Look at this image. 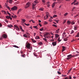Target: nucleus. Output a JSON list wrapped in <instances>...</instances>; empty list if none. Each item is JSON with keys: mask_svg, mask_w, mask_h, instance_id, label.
<instances>
[{"mask_svg": "<svg viewBox=\"0 0 79 79\" xmlns=\"http://www.w3.org/2000/svg\"><path fill=\"white\" fill-rule=\"evenodd\" d=\"M22 57H23V58H25L26 57V55L25 54H23L21 56Z\"/></svg>", "mask_w": 79, "mask_h": 79, "instance_id": "obj_24", "label": "nucleus"}, {"mask_svg": "<svg viewBox=\"0 0 79 79\" xmlns=\"http://www.w3.org/2000/svg\"><path fill=\"white\" fill-rule=\"evenodd\" d=\"M78 4H79V3L78 2H77V3H74V5H78Z\"/></svg>", "mask_w": 79, "mask_h": 79, "instance_id": "obj_35", "label": "nucleus"}, {"mask_svg": "<svg viewBox=\"0 0 79 79\" xmlns=\"http://www.w3.org/2000/svg\"><path fill=\"white\" fill-rule=\"evenodd\" d=\"M31 6V3L30 2H27L26 4V5L25 6V8L26 9L28 7H29V6Z\"/></svg>", "mask_w": 79, "mask_h": 79, "instance_id": "obj_2", "label": "nucleus"}, {"mask_svg": "<svg viewBox=\"0 0 79 79\" xmlns=\"http://www.w3.org/2000/svg\"><path fill=\"white\" fill-rule=\"evenodd\" d=\"M73 56H72V55L71 54L68 55L67 56L68 57H67L66 59L67 60H70Z\"/></svg>", "mask_w": 79, "mask_h": 79, "instance_id": "obj_3", "label": "nucleus"}, {"mask_svg": "<svg viewBox=\"0 0 79 79\" xmlns=\"http://www.w3.org/2000/svg\"><path fill=\"white\" fill-rule=\"evenodd\" d=\"M2 27V25L1 24V23H0V27Z\"/></svg>", "mask_w": 79, "mask_h": 79, "instance_id": "obj_55", "label": "nucleus"}, {"mask_svg": "<svg viewBox=\"0 0 79 79\" xmlns=\"http://www.w3.org/2000/svg\"><path fill=\"white\" fill-rule=\"evenodd\" d=\"M64 40V41H67L68 40H67V39H65Z\"/></svg>", "mask_w": 79, "mask_h": 79, "instance_id": "obj_62", "label": "nucleus"}, {"mask_svg": "<svg viewBox=\"0 0 79 79\" xmlns=\"http://www.w3.org/2000/svg\"><path fill=\"white\" fill-rule=\"evenodd\" d=\"M39 25L40 26V27H42V25H41V24L40 23H39Z\"/></svg>", "mask_w": 79, "mask_h": 79, "instance_id": "obj_58", "label": "nucleus"}, {"mask_svg": "<svg viewBox=\"0 0 79 79\" xmlns=\"http://www.w3.org/2000/svg\"><path fill=\"white\" fill-rule=\"evenodd\" d=\"M55 3H56V2H54L52 4V8H54V6H55Z\"/></svg>", "mask_w": 79, "mask_h": 79, "instance_id": "obj_12", "label": "nucleus"}, {"mask_svg": "<svg viewBox=\"0 0 79 79\" xmlns=\"http://www.w3.org/2000/svg\"><path fill=\"white\" fill-rule=\"evenodd\" d=\"M31 6V3L30 2H27L26 4V5L25 6V8L26 9L28 7H29V6Z\"/></svg>", "mask_w": 79, "mask_h": 79, "instance_id": "obj_1", "label": "nucleus"}, {"mask_svg": "<svg viewBox=\"0 0 79 79\" xmlns=\"http://www.w3.org/2000/svg\"><path fill=\"white\" fill-rule=\"evenodd\" d=\"M75 37H79V32L77 34V35L75 36Z\"/></svg>", "mask_w": 79, "mask_h": 79, "instance_id": "obj_20", "label": "nucleus"}, {"mask_svg": "<svg viewBox=\"0 0 79 79\" xmlns=\"http://www.w3.org/2000/svg\"><path fill=\"white\" fill-rule=\"evenodd\" d=\"M53 18H55L56 17H57V15H54L53 16Z\"/></svg>", "mask_w": 79, "mask_h": 79, "instance_id": "obj_39", "label": "nucleus"}, {"mask_svg": "<svg viewBox=\"0 0 79 79\" xmlns=\"http://www.w3.org/2000/svg\"><path fill=\"white\" fill-rule=\"evenodd\" d=\"M23 36L24 37H27V35L26 34H25L23 35Z\"/></svg>", "mask_w": 79, "mask_h": 79, "instance_id": "obj_22", "label": "nucleus"}, {"mask_svg": "<svg viewBox=\"0 0 79 79\" xmlns=\"http://www.w3.org/2000/svg\"><path fill=\"white\" fill-rule=\"evenodd\" d=\"M5 6H6V8H7L8 10H9L11 11V10H10V7H9V6H8V5H7L6 4H5Z\"/></svg>", "mask_w": 79, "mask_h": 79, "instance_id": "obj_9", "label": "nucleus"}, {"mask_svg": "<svg viewBox=\"0 0 79 79\" xmlns=\"http://www.w3.org/2000/svg\"><path fill=\"white\" fill-rule=\"evenodd\" d=\"M40 31H44V28H42L41 29H40Z\"/></svg>", "mask_w": 79, "mask_h": 79, "instance_id": "obj_36", "label": "nucleus"}, {"mask_svg": "<svg viewBox=\"0 0 79 79\" xmlns=\"http://www.w3.org/2000/svg\"><path fill=\"white\" fill-rule=\"evenodd\" d=\"M22 23H23H23H25V21H26V19H22Z\"/></svg>", "mask_w": 79, "mask_h": 79, "instance_id": "obj_11", "label": "nucleus"}, {"mask_svg": "<svg viewBox=\"0 0 79 79\" xmlns=\"http://www.w3.org/2000/svg\"><path fill=\"white\" fill-rule=\"evenodd\" d=\"M10 16H6V18L7 19H10Z\"/></svg>", "mask_w": 79, "mask_h": 79, "instance_id": "obj_26", "label": "nucleus"}, {"mask_svg": "<svg viewBox=\"0 0 79 79\" xmlns=\"http://www.w3.org/2000/svg\"><path fill=\"white\" fill-rule=\"evenodd\" d=\"M38 1L37 0H35L34 2L32 3V6H35L36 5V4H37L38 3Z\"/></svg>", "mask_w": 79, "mask_h": 79, "instance_id": "obj_4", "label": "nucleus"}, {"mask_svg": "<svg viewBox=\"0 0 79 79\" xmlns=\"http://www.w3.org/2000/svg\"><path fill=\"white\" fill-rule=\"evenodd\" d=\"M74 32V31L73 30H72L71 31V32L70 33V34H73Z\"/></svg>", "mask_w": 79, "mask_h": 79, "instance_id": "obj_29", "label": "nucleus"}, {"mask_svg": "<svg viewBox=\"0 0 79 79\" xmlns=\"http://www.w3.org/2000/svg\"><path fill=\"white\" fill-rule=\"evenodd\" d=\"M32 41L33 42H34V43H35V42H36V40H32Z\"/></svg>", "mask_w": 79, "mask_h": 79, "instance_id": "obj_33", "label": "nucleus"}, {"mask_svg": "<svg viewBox=\"0 0 79 79\" xmlns=\"http://www.w3.org/2000/svg\"><path fill=\"white\" fill-rule=\"evenodd\" d=\"M18 8V7L16 6H15L11 8L12 11H15L16 10V9Z\"/></svg>", "mask_w": 79, "mask_h": 79, "instance_id": "obj_5", "label": "nucleus"}, {"mask_svg": "<svg viewBox=\"0 0 79 79\" xmlns=\"http://www.w3.org/2000/svg\"><path fill=\"white\" fill-rule=\"evenodd\" d=\"M7 27H10V28H11V27H13V25H7Z\"/></svg>", "mask_w": 79, "mask_h": 79, "instance_id": "obj_13", "label": "nucleus"}, {"mask_svg": "<svg viewBox=\"0 0 79 79\" xmlns=\"http://www.w3.org/2000/svg\"><path fill=\"white\" fill-rule=\"evenodd\" d=\"M71 24L72 25H73V24H75V23L74 21H72L71 22Z\"/></svg>", "mask_w": 79, "mask_h": 79, "instance_id": "obj_32", "label": "nucleus"}, {"mask_svg": "<svg viewBox=\"0 0 79 79\" xmlns=\"http://www.w3.org/2000/svg\"><path fill=\"white\" fill-rule=\"evenodd\" d=\"M77 27L76 26H74V30H77Z\"/></svg>", "mask_w": 79, "mask_h": 79, "instance_id": "obj_21", "label": "nucleus"}, {"mask_svg": "<svg viewBox=\"0 0 79 79\" xmlns=\"http://www.w3.org/2000/svg\"><path fill=\"white\" fill-rule=\"evenodd\" d=\"M72 69H73L72 68H71V69H70L68 71V73H69V72H71V70H72Z\"/></svg>", "mask_w": 79, "mask_h": 79, "instance_id": "obj_45", "label": "nucleus"}, {"mask_svg": "<svg viewBox=\"0 0 79 79\" xmlns=\"http://www.w3.org/2000/svg\"><path fill=\"white\" fill-rule=\"evenodd\" d=\"M69 79H72V77H71V76H69Z\"/></svg>", "mask_w": 79, "mask_h": 79, "instance_id": "obj_61", "label": "nucleus"}, {"mask_svg": "<svg viewBox=\"0 0 79 79\" xmlns=\"http://www.w3.org/2000/svg\"><path fill=\"white\" fill-rule=\"evenodd\" d=\"M65 48H66L64 46H63L62 47V52H64V50H65Z\"/></svg>", "mask_w": 79, "mask_h": 79, "instance_id": "obj_14", "label": "nucleus"}, {"mask_svg": "<svg viewBox=\"0 0 79 79\" xmlns=\"http://www.w3.org/2000/svg\"><path fill=\"white\" fill-rule=\"evenodd\" d=\"M57 73L58 74H61V72L58 71H57Z\"/></svg>", "mask_w": 79, "mask_h": 79, "instance_id": "obj_48", "label": "nucleus"}, {"mask_svg": "<svg viewBox=\"0 0 79 79\" xmlns=\"http://www.w3.org/2000/svg\"><path fill=\"white\" fill-rule=\"evenodd\" d=\"M39 10L40 11H43L44 10V9L42 8L39 9Z\"/></svg>", "mask_w": 79, "mask_h": 79, "instance_id": "obj_40", "label": "nucleus"}, {"mask_svg": "<svg viewBox=\"0 0 79 79\" xmlns=\"http://www.w3.org/2000/svg\"><path fill=\"white\" fill-rule=\"evenodd\" d=\"M66 34V32H64L62 34V36H64V35H65Z\"/></svg>", "mask_w": 79, "mask_h": 79, "instance_id": "obj_37", "label": "nucleus"}, {"mask_svg": "<svg viewBox=\"0 0 79 79\" xmlns=\"http://www.w3.org/2000/svg\"><path fill=\"white\" fill-rule=\"evenodd\" d=\"M59 20H55V21H56V23H58V21H59Z\"/></svg>", "mask_w": 79, "mask_h": 79, "instance_id": "obj_50", "label": "nucleus"}, {"mask_svg": "<svg viewBox=\"0 0 79 79\" xmlns=\"http://www.w3.org/2000/svg\"><path fill=\"white\" fill-rule=\"evenodd\" d=\"M14 47H15V48H19V47L16 45H14Z\"/></svg>", "mask_w": 79, "mask_h": 79, "instance_id": "obj_28", "label": "nucleus"}, {"mask_svg": "<svg viewBox=\"0 0 79 79\" xmlns=\"http://www.w3.org/2000/svg\"><path fill=\"white\" fill-rule=\"evenodd\" d=\"M35 9V7H34V6H32V9H33V10H34Z\"/></svg>", "mask_w": 79, "mask_h": 79, "instance_id": "obj_52", "label": "nucleus"}, {"mask_svg": "<svg viewBox=\"0 0 79 79\" xmlns=\"http://www.w3.org/2000/svg\"><path fill=\"white\" fill-rule=\"evenodd\" d=\"M14 26V27H16V28H17V27H18V26H17V25H15Z\"/></svg>", "mask_w": 79, "mask_h": 79, "instance_id": "obj_49", "label": "nucleus"}, {"mask_svg": "<svg viewBox=\"0 0 79 79\" xmlns=\"http://www.w3.org/2000/svg\"><path fill=\"white\" fill-rule=\"evenodd\" d=\"M66 23V20H64V22H63V24H64V23Z\"/></svg>", "mask_w": 79, "mask_h": 79, "instance_id": "obj_64", "label": "nucleus"}, {"mask_svg": "<svg viewBox=\"0 0 79 79\" xmlns=\"http://www.w3.org/2000/svg\"><path fill=\"white\" fill-rule=\"evenodd\" d=\"M46 15H49V13H48V12H46Z\"/></svg>", "mask_w": 79, "mask_h": 79, "instance_id": "obj_47", "label": "nucleus"}, {"mask_svg": "<svg viewBox=\"0 0 79 79\" xmlns=\"http://www.w3.org/2000/svg\"><path fill=\"white\" fill-rule=\"evenodd\" d=\"M60 31V29H58L57 30H56V31L55 32L57 34L59 33V31Z\"/></svg>", "mask_w": 79, "mask_h": 79, "instance_id": "obj_16", "label": "nucleus"}, {"mask_svg": "<svg viewBox=\"0 0 79 79\" xmlns=\"http://www.w3.org/2000/svg\"><path fill=\"white\" fill-rule=\"evenodd\" d=\"M34 28H35L36 29H38V27H37V26H35L33 27Z\"/></svg>", "mask_w": 79, "mask_h": 79, "instance_id": "obj_25", "label": "nucleus"}, {"mask_svg": "<svg viewBox=\"0 0 79 79\" xmlns=\"http://www.w3.org/2000/svg\"><path fill=\"white\" fill-rule=\"evenodd\" d=\"M7 14H8L9 15V16H10L11 15V14H10V13L9 12H8L7 11Z\"/></svg>", "mask_w": 79, "mask_h": 79, "instance_id": "obj_53", "label": "nucleus"}, {"mask_svg": "<svg viewBox=\"0 0 79 79\" xmlns=\"http://www.w3.org/2000/svg\"><path fill=\"white\" fill-rule=\"evenodd\" d=\"M67 24H68V25H70L71 24V21L69 20H68L67 21Z\"/></svg>", "mask_w": 79, "mask_h": 79, "instance_id": "obj_19", "label": "nucleus"}, {"mask_svg": "<svg viewBox=\"0 0 79 79\" xmlns=\"http://www.w3.org/2000/svg\"><path fill=\"white\" fill-rule=\"evenodd\" d=\"M48 15H46V18H44V19H48Z\"/></svg>", "mask_w": 79, "mask_h": 79, "instance_id": "obj_46", "label": "nucleus"}, {"mask_svg": "<svg viewBox=\"0 0 79 79\" xmlns=\"http://www.w3.org/2000/svg\"><path fill=\"white\" fill-rule=\"evenodd\" d=\"M49 21H50V22H52V19H50L49 20Z\"/></svg>", "mask_w": 79, "mask_h": 79, "instance_id": "obj_60", "label": "nucleus"}, {"mask_svg": "<svg viewBox=\"0 0 79 79\" xmlns=\"http://www.w3.org/2000/svg\"><path fill=\"white\" fill-rule=\"evenodd\" d=\"M52 26H53L54 27H57V25H55V24H52Z\"/></svg>", "mask_w": 79, "mask_h": 79, "instance_id": "obj_34", "label": "nucleus"}, {"mask_svg": "<svg viewBox=\"0 0 79 79\" xmlns=\"http://www.w3.org/2000/svg\"><path fill=\"white\" fill-rule=\"evenodd\" d=\"M46 56L48 57H49L48 58H49V59H51V56L50 55V54H46Z\"/></svg>", "mask_w": 79, "mask_h": 79, "instance_id": "obj_6", "label": "nucleus"}, {"mask_svg": "<svg viewBox=\"0 0 79 79\" xmlns=\"http://www.w3.org/2000/svg\"><path fill=\"white\" fill-rule=\"evenodd\" d=\"M52 45L53 46H55L56 45V42H54L52 43Z\"/></svg>", "mask_w": 79, "mask_h": 79, "instance_id": "obj_10", "label": "nucleus"}, {"mask_svg": "<svg viewBox=\"0 0 79 79\" xmlns=\"http://www.w3.org/2000/svg\"><path fill=\"white\" fill-rule=\"evenodd\" d=\"M28 49H29L30 50L32 51V47H30V48H29Z\"/></svg>", "mask_w": 79, "mask_h": 79, "instance_id": "obj_42", "label": "nucleus"}, {"mask_svg": "<svg viewBox=\"0 0 79 79\" xmlns=\"http://www.w3.org/2000/svg\"><path fill=\"white\" fill-rule=\"evenodd\" d=\"M30 44H28L26 46V47H27V48L28 49H29V48H30Z\"/></svg>", "mask_w": 79, "mask_h": 79, "instance_id": "obj_7", "label": "nucleus"}, {"mask_svg": "<svg viewBox=\"0 0 79 79\" xmlns=\"http://www.w3.org/2000/svg\"><path fill=\"white\" fill-rule=\"evenodd\" d=\"M12 2H13L12 0H9V2L10 3H12Z\"/></svg>", "mask_w": 79, "mask_h": 79, "instance_id": "obj_23", "label": "nucleus"}, {"mask_svg": "<svg viewBox=\"0 0 79 79\" xmlns=\"http://www.w3.org/2000/svg\"><path fill=\"white\" fill-rule=\"evenodd\" d=\"M48 24V23L46 21L44 22V24Z\"/></svg>", "mask_w": 79, "mask_h": 79, "instance_id": "obj_44", "label": "nucleus"}, {"mask_svg": "<svg viewBox=\"0 0 79 79\" xmlns=\"http://www.w3.org/2000/svg\"><path fill=\"white\" fill-rule=\"evenodd\" d=\"M40 39V38H39V36H37L35 38V39L36 40H37V39Z\"/></svg>", "mask_w": 79, "mask_h": 79, "instance_id": "obj_27", "label": "nucleus"}, {"mask_svg": "<svg viewBox=\"0 0 79 79\" xmlns=\"http://www.w3.org/2000/svg\"><path fill=\"white\" fill-rule=\"evenodd\" d=\"M24 24H25V25H26V26H29V25H30V24H26V23H24Z\"/></svg>", "mask_w": 79, "mask_h": 79, "instance_id": "obj_31", "label": "nucleus"}, {"mask_svg": "<svg viewBox=\"0 0 79 79\" xmlns=\"http://www.w3.org/2000/svg\"><path fill=\"white\" fill-rule=\"evenodd\" d=\"M57 41L58 42H61V40H60V37H59L57 39Z\"/></svg>", "mask_w": 79, "mask_h": 79, "instance_id": "obj_17", "label": "nucleus"}, {"mask_svg": "<svg viewBox=\"0 0 79 79\" xmlns=\"http://www.w3.org/2000/svg\"><path fill=\"white\" fill-rule=\"evenodd\" d=\"M42 2L43 3H45V0H42Z\"/></svg>", "mask_w": 79, "mask_h": 79, "instance_id": "obj_59", "label": "nucleus"}, {"mask_svg": "<svg viewBox=\"0 0 79 79\" xmlns=\"http://www.w3.org/2000/svg\"><path fill=\"white\" fill-rule=\"evenodd\" d=\"M68 13H66L64 14V16H67V15H68Z\"/></svg>", "mask_w": 79, "mask_h": 79, "instance_id": "obj_41", "label": "nucleus"}, {"mask_svg": "<svg viewBox=\"0 0 79 79\" xmlns=\"http://www.w3.org/2000/svg\"><path fill=\"white\" fill-rule=\"evenodd\" d=\"M77 16H78V15H76L74 17V18L76 19V18H77Z\"/></svg>", "mask_w": 79, "mask_h": 79, "instance_id": "obj_43", "label": "nucleus"}, {"mask_svg": "<svg viewBox=\"0 0 79 79\" xmlns=\"http://www.w3.org/2000/svg\"><path fill=\"white\" fill-rule=\"evenodd\" d=\"M19 28H20V29L21 30L22 29H23V28H22V27H21V26H20Z\"/></svg>", "mask_w": 79, "mask_h": 79, "instance_id": "obj_51", "label": "nucleus"}, {"mask_svg": "<svg viewBox=\"0 0 79 79\" xmlns=\"http://www.w3.org/2000/svg\"><path fill=\"white\" fill-rule=\"evenodd\" d=\"M17 29H18V31L20 29L19 28V27H17V28H16Z\"/></svg>", "mask_w": 79, "mask_h": 79, "instance_id": "obj_57", "label": "nucleus"}, {"mask_svg": "<svg viewBox=\"0 0 79 79\" xmlns=\"http://www.w3.org/2000/svg\"><path fill=\"white\" fill-rule=\"evenodd\" d=\"M58 0L59 2H60V3H61V2H62V1H63V0Z\"/></svg>", "mask_w": 79, "mask_h": 79, "instance_id": "obj_56", "label": "nucleus"}, {"mask_svg": "<svg viewBox=\"0 0 79 79\" xmlns=\"http://www.w3.org/2000/svg\"><path fill=\"white\" fill-rule=\"evenodd\" d=\"M55 35V37L56 38H58V37H59V36H60V35H59L58 34H56Z\"/></svg>", "mask_w": 79, "mask_h": 79, "instance_id": "obj_15", "label": "nucleus"}, {"mask_svg": "<svg viewBox=\"0 0 79 79\" xmlns=\"http://www.w3.org/2000/svg\"><path fill=\"white\" fill-rule=\"evenodd\" d=\"M38 44H39L40 45H42L43 44V43L42 42H40L38 43Z\"/></svg>", "mask_w": 79, "mask_h": 79, "instance_id": "obj_18", "label": "nucleus"}, {"mask_svg": "<svg viewBox=\"0 0 79 79\" xmlns=\"http://www.w3.org/2000/svg\"><path fill=\"white\" fill-rule=\"evenodd\" d=\"M21 30L22 32H24V31L23 29H22Z\"/></svg>", "mask_w": 79, "mask_h": 79, "instance_id": "obj_63", "label": "nucleus"}, {"mask_svg": "<svg viewBox=\"0 0 79 79\" xmlns=\"http://www.w3.org/2000/svg\"><path fill=\"white\" fill-rule=\"evenodd\" d=\"M5 21L7 23H8V21H7L6 19H5Z\"/></svg>", "mask_w": 79, "mask_h": 79, "instance_id": "obj_54", "label": "nucleus"}, {"mask_svg": "<svg viewBox=\"0 0 79 79\" xmlns=\"http://www.w3.org/2000/svg\"><path fill=\"white\" fill-rule=\"evenodd\" d=\"M43 40L45 41V42H47V39H46L45 38H44L43 39Z\"/></svg>", "mask_w": 79, "mask_h": 79, "instance_id": "obj_30", "label": "nucleus"}, {"mask_svg": "<svg viewBox=\"0 0 79 79\" xmlns=\"http://www.w3.org/2000/svg\"><path fill=\"white\" fill-rule=\"evenodd\" d=\"M48 33H47L46 34H44V35H45V36H47V35H48Z\"/></svg>", "mask_w": 79, "mask_h": 79, "instance_id": "obj_38", "label": "nucleus"}, {"mask_svg": "<svg viewBox=\"0 0 79 79\" xmlns=\"http://www.w3.org/2000/svg\"><path fill=\"white\" fill-rule=\"evenodd\" d=\"M2 37H3V38H4V39H6L7 37V36L6 35H5V34H4L2 35Z\"/></svg>", "mask_w": 79, "mask_h": 79, "instance_id": "obj_8", "label": "nucleus"}]
</instances>
